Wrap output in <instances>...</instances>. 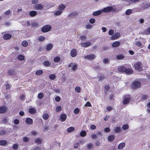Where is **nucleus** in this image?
Instances as JSON below:
<instances>
[{
    "label": "nucleus",
    "mask_w": 150,
    "mask_h": 150,
    "mask_svg": "<svg viewBox=\"0 0 150 150\" xmlns=\"http://www.w3.org/2000/svg\"><path fill=\"white\" fill-rule=\"evenodd\" d=\"M124 56L122 54H119L117 56L116 58L118 59H123Z\"/></svg>",
    "instance_id": "7c9ffc66"
},
{
    "label": "nucleus",
    "mask_w": 150,
    "mask_h": 150,
    "mask_svg": "<svg viewBox=\"0 0 150 150\" xmlns=\"http://www.w3.org/2000/svg\"><path fill=\"white\" fill-rule=\"evenodd\" d=\"M77 13L76 12H73L71 13L69 15V18H74L76 16Z\"/></svg>",
    "instance_id": "412c9836"
},
{
    "label": "nucleus",
    "mask_w": 150,
    "mask_h": 150,
    "mask_svg": "<svg viewBox=\"0 0 150 150\" xmlns=\"http://www.w3.org/2000/svg\"><path fill=\"white\" fill-rule=\"evenodd\" d=\"M31 27H32L37 28L39 25L38 23L37 22H33L31 23Z\"/></svg>",
    "instance_id": "c9c22d12"
},
{
    "label": "nucleus",
    "mask_w": 150,
    "mask_h": 150,
    "mask_svg": "<svg viewBox=\"0 0 150 150\" xmlns=\"http://www.w3.org/2000/svg\"><path fill=\"white\" fill-rule=\"evenodd\" d=\"M43 73V71L42 70H39L37 71L36 72V74L37 75H40L42 74Z\"/></svg>",
    "instance_id": "58836bf2"
},
{
    "label": "nucleus",
    "mask_w": 150,
    "mask_h": 150,
    "mask_svg": "<svg viewBox=\"0 0 150 150\" xmlns=\"http://www.w3.org/2000/svg\"><path fill=\"white\" fill-rule=\"evenodd\" d=\"M120 36V33H115L111 37L112 40H116L118 39Z\"/></svg>",
    "instance_id": "1a4fd4ad"
},
{
    "label": "nucleus",
    "mask_w": 150,
    "mask_h": 150,
    "mask_svg": "<svg viewBox=\"0 0 150 150\" xmlns=\"http://www.w3.org/2000/svg\"><path fill=\"white\" fill-rule=\"evenodd\" d=\"M115 11V9L111 6H108L104 8L102 10V12L108 13L110 12H114Z\"/></svg>",
    "instance_id": "7ed1b4c3"
},
{
    "label": "nucleus",
    "mask_w": 150,
    "mask_h": 150,
    "mask_svg": "<svg viewBox=\"0 0 150 150\" xmlns=\"http://www.w3.org/2000/svg\"><path fill=\"white\" fill-rule=\"evenodd\" d=\"M118 71L121 72H125L127 74H130L132 72V70L130 69H127L124 66H120L118 68Z\"/></svg>",
    "instance_id": "f257e3e1"
},
{
    "label": "nucleus",
    "mask_w": 150,
    "mask_h": 150,
    "mask_svg": "<svg viewBox=\"0 0 150 150\" xmlns=\"http://www.w3.org/2000/svg\"><path fill=\"white\" fill-rule=\"evenodd\" d=\"M37 14V12L36 11H30L29 13L30 15L32 17L35 16Z\"/></svg>",
    "instance_id": "bb28decb"
},
{
    "label": "nucleus",
    "mask_w": 150,
    "mask_h": 150,
    "mask_svg": "<svg viewBox=\"0 0 150 150\" xmlns=\"http://www.w3.org/2000/svg\"><path fill=\"white\" fill-rule=\"evenodd\" d=\"M121 130L120 128L119 127H116L115 129H114V131L116 133H118L120 132Z\"/></svg>",
    "instance_id": "72a5a7b5"
},
{
    "label": "nucleus",
    "mask_w": 150,
    "mask_h": 150,
    "mask_svg": "<svg viewBox=\"0 0 150 150\" xmlns=\"http://www.w3.org/2000/svg\"><path fill=\"white\" fill-rule=\"evenodd\" d=\"M18 58L20 60H23L24 59V56L22 55H18Z\"/></svg>",
    "instance_id": "79ce46f5"
},
{
    "label": "nucleus",
    "mask_w": 150,
    "mask_h": 150,
    "mask_svg": "<svg viewBox=\"0 0 150 150\" xmlns=\"http://www.w3.org/2000/svg\"><path fill=\"white\" fill-rule=\"evenodd\" d=\"M74 112L76 114H78L79 112V109L77 108H75L74 111Z\"/></svg>",
    "instance_id": "603ef678"
},
{
    "label": "nucleus",
    "mask_w": 150,
    "mask_h": 150,
    "mask_svg": "<svg viewBox=\"0 0 150 150\" xmlns=\"http://www.w3.org/2000/svg\"><path fill=\"white\" fill-rule=\"evenodd\" d=\"M11 12L10 10H8L4 12V14L7 16H9L11 14Z\"/></svg>",
    "instance_id": "ea45409f"
},
{
    "label": "nucleus",
    "mask_w": 150,
    "mask_h": 150,
    "mask_svg": "<svg viewBox=\"0 0 150 150\" xmlns=\"http://www.w3.org/2000/svg\"><path fill=\"white\" fill-rule=\"evenodd\" d=\"M53 47V45L51 44H48L46 47V49L47 51L50 50Z\"/></svg>",
    "instance_id": "5701e85b"
},
{
    "label": "nucleus",
    "mask_w": 150,
    "mask_h": 150,
    "mask_svg": "<svg viewBox=\"0 0 150 150\" xmlns=\"http://www.w3.org/2000/svg\"><path fill=\"white\" fill-rule=\"evenodd\" d=\"M7 142L5 140H0V145L1 146L5 145L7 144Z\"/></svg>",
    "instance_id": "2f4dec72"
},
{
    "label": "nucleus",
    "mask_w": 150,
    "mask_h": 150,
    "mask_svg": "<svg viewBox=\"0 0 150 150\" xmlns=\"http://www.w3.org/2000/svg\"><path fill=\"white\" fill-rule=\"evenodd\" d=\"M34 142L35 143L40 144L41 143L42 140L40 138H37L35 139Z\"/></svg>",
    "instance_id": "c756f323"
},
{
    "label": "nucleus",
    "mask_w": 150,
    "mask_h": 150,
    "mask_svg": "<svg viewBox=\"0 0 150 150\" xmlns=\"http://www.w3.org/2000/svg\"><path fill=\"white\" fill-rule=\"evenodd\" d=\"M60 60V57L58 56L56 57L54 59V61L56 62H58Z\"/></svg>",
    "instance_id": "a19ab883"
},
{
    "label": "nucleus",
    "mask_w": 150,
    "mask_h": 150,
    "mask_svg": "<svg viewBox=\"0 0 150 150\" xmlns=\"http://www.w3.org/2000/svg\"><path fill=\"white\" fill-rule=\"evenodd\" d=\"M141 83L139 82L134 81L132 84V87L133 88L135 89L140 87Z\"/></svg>",
    "instance_id": "0eeeda50"
},
{
    "label": "nucleus",
    "mask_w": 150,
    "mask_h": 150,
    "mask_svg": "<svg viewBox=\"0 0 150 150\" xmlns=\"http://www.w3.org/2000/svg\"><path fill=\"white\" fill-rule=\"evenodd\" d=\"M132 12V11L131 9H128L125 12L126 15H128L131 14Z\"/></svg>",
    "instance_id": "37998d69"
},
{
    "label": "nucleus",
    "mask_w": 150,
    "mask_h": 150,
    "mask_svg": "<svg viewBox=\"0 0 150 150\" xmlns=\"http://www.w3.org/2000/svg\"><path fill=\"white\" fill-rule=\"evenodd\" d=\"M22 139H23V141L24 142H28L30 140V139L29 137H22Z\"/></svg>",
    "instance_id": "cd10ccee"
},
{
    "label": "nucleus",
    "mask_w": 150,
    "mask_h": 150,
    "mask_svg": "<svg viewBox=\"0 0 150 150\" xmlns=\"http://www.w3.org/2000/svg\"><path fill=\"white\" fill-rule=\"evenodd\" d=\"M55 100L56 101L59 102L60 100V98L59 96H57L55 97Z\"/></svg>",
    "instance_id": "338daca9"
},
{
    "label": "nucleus",
    "mask_w": 150,
    "mask_h": 150,
    "mask_svg": "<svg viewBox=\"0 0 150 150\" xmlns=\"http://www.w3.org/2000/svg\"><path fill=\"white\" fill-rule=\"evenodd\" d=\"M91 45V43L89 42H85L82 43L81 44V46L83 47H87Z\"/></svg>",
    "instance_id": "2eb2a0df"
},
{
    "label": "nucleus",
    "mask_w": 150,
    "mask_h": 150,
    "mask_svg": "<svg viewBox=\"0 0 150 150\" xmlns=\"http://www.w3.org/2000/svg\"><path fill=\"white\" fill-rule=\"evenodd\" d=\"M52 29V27L50 25H46L43 26L42 28V32L46 33L50 31Z\"/></svg>",
    "instance_id": "39448f33"
},
{
    "label": "nucleus",
    "mask_w": 150,
    "mask_h": 150,
    "mask_svg": "<svg viewBox=\"0 0 150 150\" xmlns=\"http://www.w3.org/2000/svg\"><path fill=\"white\" fill-rule=\"evenodd\" d=\"M122 128L123 130H125L129 128V126L125 124L123 125Z\"/></svg>",
    "instance_id": "de8ad7c7"
},
{
    "label": "nucleus",
    "mask_w": 150,
    "mask_h": 150,
    "mask_svg": "<svg viewBox=\"0 0 150 150\" xmlns=\"http://www.w3.org/2000/svg\"><path fill=\"white\" fill-rule=\"evenodd\" d=\"M65 8V6L63 4H61L59 5L58 6V9L62 11L63 12V10Z\"/></svg>",
    "instance_id": "6ab92c4d"
},
{
    "label": "nucleus",
    "mask_w": 150,
    "mask_h": 150,
    "mask_svg": "<svg viewBox=\"0 0 150 150\" xmlns=\"http://www.w3.org/2000/svg\"><path fill=\"white\" fill-rule=\"evenodd\" d=\"M25 97L23 95H21L20 96V99L21 100H23L25 99Z\"/></svg>",
    "instance_id": "680f3d73"
},
{
    "label": "nucleus",
    "mask_w": 150,
    "mask_h": 150,
    "mask_svg": "<svg viewBox=\"0 0 150 150\" xmlns=\"http://www.w3.org/2000/svg\"><path fill=\"white\" fill-rule=\"evenodd\" d=\"M43 94L42 93H39L38 96V97L39 98L41 99H42L43 97Z\"/></svg>",
    "instance_id": "6e6d98bb"
},
{
    "label": "nucleus",
    "mask_w": 150,
    "mask_h": 150,
    "mask_svg": "<svg viewBox=\"0 0 150 150\" xmlns=\"http://www.w3.org/2000/svg\"><path fill=\"white\" fill-rule=\"evenodd\" d=\"M96 22V20L93 18H91L89 19V22L93 24L94 23Z\"/></svg>",
    "instance_id": "8fccbe9b"
},
{
    "label": "nucleus",
    "mask_w": 150,
    "mask_h": 150,
    "mask_svg": "<svg viewBox=\"0 0 150 150\" xmlns=\"http://www.w3.org/2000/svg\"><path fill=\"white\" fill-rule=\"evenodd\" d=\"M131 99V97L129 95H127L124 96L123 98V103L124 104H128Z\"/></svg>",
    "instance_id": "20e7f679"
},
{
    "label": "nucleus",
    "mask_w": 150,
    "mask_h": 150,
    "mask_svg": "<svg viewBox=\"0 0 150 150\" xmlns=\"http://www.w3.org/2000/svg\"><path fill=\"white\" fill-rule=\"evenodd\" d=\"M11 37V35L9 34H5L3 38L5 40H8Z\"/></svg>",
    "instance_id": "a211bd4d"
},
{
    "label": "nucleus",
    "mask_w": 150,
    "mask_h": 150,
    "mask_svg": "<svg viewBox=\"0 0 150 150\" xmlns=\"http://www.w3.org/2000/svg\"><path fill=\"white\" fill-rule=\"evenodd\" d=\"M13 123L16 125H17L19 123V121L18 119H16L14 120L13 121Z\"/></svg>",
    "instance_id": "052dcab7"
},
{
    "label": "nucleus",
    "mask_w": 150,
    "mask_h": 150,
    "mask_svg": "<svg viewBox=\"0 0 150 150\" xmlns=\"http://www.w3.org/2000/svg\"><path fill=\"white\" fill-rule=\"evenodd\" d=\"M91 138L93 139H96L98 138V136L96 134L92 133L91 135Z\"/></svg>",
    "instance_id": "c03bdc74"
},
{
    "label": "nucleus",
    "mask_w": 150,
    "mask_h": 150,
    "mask_svg": "<svg viewBox=\"0 0 150 150\" xmlns=\"http://www.w3.org/2000/svg\"><path fill=\"white\" fill-rule=\"evenodd\" d=\"M7 120L6 117H4L2 119V123L3 124H5L7 123Z\"/></svg>",
    "instance_id": "864d4df0"
},
{
    "label": "nucleus",
    "mask_w": 150,
    "mask_h": 150,
    "mask_svg": "<svg viewBox=\"0 0 150 150\" xmlns=\"http://www.w3.org/2000/svg\"><path fill=\"white\" fill-rule=\"evenodd\" d=\"M18 147V145L17 144H15L13 145V148L14 149H17Z\"/></svg>",
    "instance_id": "13d9d810"
},
{
    "label": "nucleus",
    "mask_w": 150,
    "mask_h": 150,
    "mask_svg": "<svg viewBox=\"0 0 150 150\" xmlns=\"http://www.w3.org/2000/svg\"><path fill=\"white\" fill-rule=\"evenodd\" d=\"M135 45L139 47H140L142 45V44L140 42L137 41L135 43Z\"/></svg>",
    "instance_id": "e2e57ef3"
},
{
    "label": "nucleus",
    "mask_w": 150,
    "mask_h": 150,
    "mask_svg": "<svg viewBox=\"0 0 150 150\" xmlns=\"http://www.w3.org/2000/svg\"><path fill=\"white\" fill-rule=\"evenodd\" d=\"M51 63L48 61H44L43 62V64L46 67H49L50 66Z\"/></svg>",
    "instance_id": "e433bc0d"
},
{
    "label": "nucleus",
    "mask_w": 150,
    "mask_h": 150,
    "mask_svg": "<svg viewBox=\"0 0 150 150\" xmlns=\"http://www.w3.org/2000/svg\"><path fill=\"white\" fill-rule=\"evenodd\" d=\"M142 7L144 9H146L150 6V4L146 2H143L141 3Z\"/></svg>",
    "instance_id": "6e6552de"
},
{
    "label": "nucleus",
    "mask_w": 150,
    "mask_h": 150,
    "mask_svg": "<svg viewBox=\"0 0 150 150\" xmlns=\"http://www.w3.org/2000/svg\"><path fill=\"white\" fill-rule=\"evenodd\" d=\"M63 12L62 11L58 9L54 12V15L55 16H60L62 13Z\"/></svg>",
    "instance_id": "ddd939ff"
},
{
    "label": "nucleus",
    "mask_w": 150,
    "mask_h": 150,
    "mask_svg": "<svg viewBox=\"0 0 150 150\" xmlns=\"http://www.w3.org/2000/svg\"><path fill=\"white\" fill-rule=\"evenodd\" d=\"M26 123L29 125H31L33 123V120L30 118H27L26 120Z\"/></svg>",
    "instance_id": "dca6fc26"
},
{
    "label": "nucleus",
    "mask_w": 150,
    "mask_h": 150,
    "mask_svg": "<svg viewBox=\"0 0 150 150\" xmlns=\"http://www.w3.org/2000/svg\"><path fill=\"white\" fill-rule=\"evenodd\" d=\"M29 112L31 114H34L36 112V109L34 108H30L29 109Z\"/></svg>",
    "instance_id": "a878e982"
},
{
    "label": "nucleus",
    "mask_w": 150,
    "mask_h": 150,
    "mask_svg": "<svg viewBox=\"0 0 150 150\" xmlns=\"http://www.w3.org/2000/svg\"><path fill=\"white\" fill-rule=\"evenodd\" d=\"M7 108L5 106H1L0 107V113H5L7 110Z\"/></svg>",
    "instance_id": "4468645a"
},
{
    "label": "nucleus",
    "mask_w": 150,
    "mask_h": 150,
    "mask_svg": "<svg viewBox=\"0 0 150 150\" xmlns=\"http://www.w3.org/2000/svg\"><path fill=\"white\" fill-rule=\"evenodd\" d=\"M75 129V128L73 127H70L67 128V131L68 132L70 133L73 132Z\"/></svg>",
    "instance_id": "c85d7f7f"
},
{
    "label": "nucleus",
    "mask_w": 150,
    "mask_h": 150,
    "mask_svg": "<svg viewBox=\"0 0 150 150\" xmlns=\"http://www.w3.org/2000/svg\"><path fill=\"white\" fill-rule=\"evenodd\" d=\"M143 66L142 64L139 62L136 63L134 66L135 69L139 71L142 70Z\"/></svg>",
    "instance_id": "f03ea898"
},
{
    "label": "nucleus",
    "mask_w": 150,
    "mask_h": 150,
    "mask_svg": "<svg viewBox=\"0 0 150 150\" xmlns=\"http://www.w3.org/2000/svg\"><path fill=\"white\" fill-rule=\"evenodd\" d=\"M125 145V144L124 143H120L118 146V148L119 149H121L123 148Z\"/></svg>",
    "instance_id": "b1692460"
},
{
    "label": "nucleus",
    "mask_w": 150,
    "mask_h": 150,
    "mask_svg": "<svg viewBox=\"0 0 150 150\" xmlns=\"http://www.w3.org/2000/svg\"><path fill=\"white\" fill-rule=\"evenodd\" d=\"M103 62L105 64H107L110 63V60L108 59L104 58L103 59Z\"/></svg>",
    "instance_id": "473e14b6"
},
{
    "label": "nucleus",
    "mask_w": 150,
    "mask_h": 150,
    "mask_svg": "<svg viewBox=\"0 0 150 150\" xmlns=\"http://www.w3.org/2000/svg\"><path fill=\"white\" fill-rule=\"evenodd\" d=\"M120 42L118 41H115L112 44V46L114 47H117L120 45Z\"/></svg>",
    "instance_id": "aec40b11"
},
{
    "label": "nucleus",
    "mask_w": 150,
    "mask_h": 150,
    "mask_svg": "<svg viewBox=\"0 0 150 150\" xmlns=\"http://www.w3.org/2000/svg\"><path fill=\"white\" fill-rule=\"evenodd\" d=\"M106 109L108 111H110L113 109V108L111 107L108 106L106 107Z\"/></svg>",
    "instance_id": "69168bd1"
},
{
    "label": "nucleus",
    "mask_w": 150,
    "mask_h": 150,
    "mask_svg": "<svg viewBox=\"0 0 150 150\" xmlns=\"http://www.w3.org/2000/svg\"><path fill=\"white\" fill-rule=\"evenodd\" d=\"M102 12V10L97 11L94 12L93 13V15L94 16H98L101 14Z\"/></svg>",
    "instance_id": "f3484780"
},
{
    "label": "nucleus",
    "mask_w": 150,
    "mask_h": 150,
    "mask_svg": "<svg viewBox=\"0 0 150 150\" xmlns=\"http://www.w3.org/2000/svg\"><path fill=\"white\" fill-rule=\"evenodd\" d=\"M104 131L108 133L110 131V129L109 128L107 127L104 129Z\"/></svg>",
    "instance_id": "0e129e2a"
},
{
    "label": "nucleus",
    "mask_w": 150,
    "mask_h": 150,
    "mask_svg": "<svg viewBox=\"0 0 150 150\" xmlns=\"http://www.w3.org/2000/svg\"><path fill=\"white\" fill-rule=\"evenodd\" d=\"M21 44L23 47H26L28 45V42L27 41L24 40L22 41Z\"/></svg>",
    "instance_id": "4c0bfd02"
},
{
    "label": "nucleus",
    "mask_w": 150,
    "mask_h": 150,
    "mask_svg": "<svg viewBox=\"0 0 150 150\" xmlns=\"http://www.w3.org/2000/svg\"><path fill=\"white\" fill-rule=\"evenodd\" d=\"M68 67H71V70L73 71H76L78 69V65L76 63H71L68 65Z\"/></svg>",
    "instance_id": "423d86ee"
},
{
    "label": "nucleus",
    "mask_w": 150,
    "mask_h": 150,
    "mask_svg": "<svg viewBox=\"0 0 150 150\" xmlns=\"http://www.w3.org/2000/svg\"><path fill=\"white\" fill-rule=\"evenodd\" d=\"M81 88L79 86H76L75 88V91L77 93H79L81 91Z\"/></svg>",
    "instance_id": "09e8293b"
},
{
    "label": "nucleus",
    "mask_w": 150,
    "mask_h": 150,
    "mask_svg": "<svg viewBox=\"0 0 150 150\" xmlns=\"http://www.w3.org/2000/svg\"><path fill=\"white\" fill-rule=\"evenodd\" d=\"M34 7L35 10H41L43 8V6L42 4H39L35 5Z\"/></svg>",
    "instance_id": "9b49d317"
},
{
    "label": "nucleus",
    "mask_w": 150,
    "mask_h": 150,
    "mask_svg": "<svg viewBox=\"0 0 150 150\" xmlns=\"http://www.w3.org/2000/svg\"><path fill=\"white\" fill-rule=\"evenodd\" d=\"M115 138V137L114 135H110L108 137V141L110 142H112L114 140Z\"/></svg>",
    "instance_id": "4be33fe9"
},
{
    "label": "nucleus",
    "mask_w": 150,
    "mask_h": 150,
    "mask_svg": "<svg viewBox=\"0 0 150 150\" xmlns=\"http://www.w3.org/2000/svg\"><path fill=\"white\" fill-rule=\"evenodd\" d=\"M49 78L50 79L52 80H53L55 79H56V76L54 74H52L49 75Z\"/></svg>",
    "instance_id": "f704fd0d"
},
{
    "label": "nucleus",
    "mask_w": 150,
    "mask_h": 150,
    "mask_svg": "<svg viewBox=\"0 0 150 150\" xmlns=\"http://www.w3.org/2000/svg\"><path fill=\"white\" fill-rule=\"evenodd\" d=\"M86 132L85 131H83L81 132L80 133V135L82 137L85 136L86 135Z\"/></svg>",
    "instance_id": "49530a36"
},
{
    "label": "nucleus",
    "mask_w": 150,
    "mask_h": 150,
    "mask_svg": "<svg viewBox=\"0 0 150 150\" xmlns=\"http://www.w3.org/2000/svg\"><path fill=\"white\" fill-rule=\"evenodd\" d=\"M4 25L7 26H10L11 25V23L9 21H7L4 23Z\"/></svg>",
    "instance_id": "bf43d9fd"
},
{
    "label": "nucleus",
    "mask_w": 150,
    "mask_h": 150,
    "mask_svg": "<svg viewBox=\"0 0 150 150\" xmlns=\"http://www.w3.org/2000/svg\"><path fill=\"white\" fill-rule=\"evenodd\" d=\"M67 115L65 114H62L61 116L60 119L62 121H64L66 119Z\"/></svg>",
    "instance_id": "393cba45"
},
{
    "label": "nucleus",
    "mask_w": 150,
    "mask_h": 150,
    "mask_svg": "<svg viewBox=\"0 0 150 150\" xmlns=\"http://www.w3.org/2000/svg\"><path fill=\"white\" fill-rule=\"evenodd\" d=\"M84 58L89 60H92L95 59L96 58V56L94 54H91L85 56Z\"/></svg>",
    "instance_id": "9d476101"
},
{
    "label": "nucleus",
    "mask_w": 150,
    "mask_h": 150,
    "mask_svg": "<svg viewBox=\"0 0 150 150\" xmlns=\"http://www.w3.org/2000/svg\"><path fill=\"white\" fill-rule=\"evenodd\" d=\"M70 54L72 57H75L77 55V52L75 49H73L70 52Z\"/></svg>",
    "instance_id": "f8f14e48"
},
{
    "label": "nucleus",
    "mask_w": 150,
    "mask_h": 150,
    "mask_svg": "<svg viewBox=\"0 0 150 150\" xmlns=\"http://www.w3.org/2000/svg\"><path fill=\"white\" fill-rule=\"evenodd\" d=\"M114 33V31L112 30H110L108 32V34L110 35H112Z\"/></svg>",
    "instance_id": "774afa93"
},
{
    "label": "nucleus",
    "mask_w": 150,
    "mask_h": 150,
    "mask_svg": "<svg viewBox=\"0 0 150 150\" xmlns=\"http://www.w3.org/2000/svg\"><path fill=\"white\" fill-rule=\"evenodd\" d=\"M49 117V115L48 114L46 113L45 114L43 115V118L45 120H47L48 119Z\"/></svg>",
    "instance_id": "a18cd8bd"
},
{
    "label": "nucleus",
    "mask_w": 150,
    "mask_h": 150,
    "mask_svg": "<svg viewBox=\"0 0 150 150\" xmlns=\"http://www.w3.org/2000/svg\"><path fill=\"white\" fill-rule=\"evenodd\" d=\"M62 110V108L60 106H57L56 109V111L57 112H58Z\"/></svg>",
    "instance_id": "5fc2aeb1"
},
{
    "label": "nucleus",
    "mask_w": 150,
    "mask_h": 150,
    "mask_svg": "<svg viewBox=\"0 0 150 150\" xmlns=\"http://www.w3.org/2000/svg\"><path fill=\"white\" fill-rule=\"evenodd\" d=\"M45 39V38L42 36H40L39 37V40L40 41H43Z\"/></svg>",
    "instance_id": "4d7b16f0"
},
{
    "label": "nucleus",
    "mask_w": 150,
    "mask_h": 150,
    "mask_svg": "<svg viewBox=\"0 0 150 150\" xmlns=\"http://www.w3.org/2000/svg\"><path fill=\"white\" fill-rule=\"evenodd\" d=\"M6 132V131L5 130H2L0 131V135H2L5 134Z\"/></svg>",
    "instance_id": "3c124183"
}]
</instances>
